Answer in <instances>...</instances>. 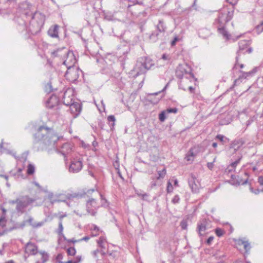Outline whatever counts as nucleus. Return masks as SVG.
I'll use <instances>...</instances> for the list:
<instances>
[{
  "mask_svg": "<svg viewBox=\"0 0 263 263\" xmlns=\"http://www.w3.org/2000/svg\"><path fill=\"white\" fill-rule=\"evenodd\" d=\"M60 137L52 129L40 126L34 135V143H40L46 147V148H54L58 151L55 148L56 142L60 140Z\"/></svg>",
  "mask_w": 263,
  "mask_h": 263,
  "instance_id": "1",
  "label": "nucleus"
},
{
  "mask_svg": "<svg viewBox=\"0 0 263 263\" xmlns=\"http://www.w3.org/2000/svg\"><path fill=\"white\" fill-rule=\"evenodd\" d=\"M234 13V8H228L227 6L223 7L218 12V17L215 19L214 24L217 28L220 34L227 40L230 39V35L225 29L224 26L227 22L230 21L233 17Z\"/></svg>",
  "mask_w": 263,
  "mask_h": 263,
  "instance_id": "2",
  "label": "nucleus"
},
{
  "mask_svg": "<svg viewBox=\"0 0 263 263\" xmlns=\"http://www.w3.org/2000/svg\"><path fill=\"white\" fill-rule=\"evenodd\" d=\"M176 76L181 79L179 83V88L185 90L184 84H187L195 80L191 67L187 64H179L176 69Z\"/></svg>",
  "mask_w": 263,
  "mask_h": 263,
  "instance_id": "3",
  "label": "nucleus"
},
{
  "mask_svg": "<svg viewBox=\"0 0 263 263\" xmlns=\"http://www.w3.org/2000/svg\"><path fill=\"white\" fill-rule=\"evenodd\" d=\"M26 16H30L31 20L30 22L28 29L27 30L29 33L34 34L39 32L41 27L43 26L45 22V17L44 15L37 12L29 14V12H25Z\"/></svg>",
  "mask_w": 263,
  "mask_h": 263,
  "instance_id": "4",
  "label": "nucleus"
},
{
  "mask_svg": "<svg viewBox=\"0 0 263 263\" xmlns=\"http://www.w3.org/2000/svg\"><path fill=\"white\" fill-rule=\"evenodd\" d=\"M35 201L34 199L28 196H24L16 198L15 200H9L10 204H16L15 210L18 214H22L31 209V204Z\"/></svg>",
  "mask_w": 263,
  "mask_h": 263,
  "instance_id": "5",
  "label": "nucleus"
},
{
  "mask_svg": "<svg viewBox=\"0 0 263 263\" xmlns=\"http://www.w3.org/2000/svg\"><path fill=\"white\" fill-rule=\"evenodd\" d=\"M154 65L153 61L148 57H142L138 59L136 64L134 68L136 77L145 73Z\"/></svg>",
  "mask_w": 263,
  "mask_h": 263,
  "instance_id": "6",
  "label": "nucleus"
},
{
  "mask_svg": "<svg viewBox=\"0 0 263 263\" xmlns=\"http://www.w3.org/2000/svg\"><path fill=\"white\" fill-rule=\"evenodd\" d=\"M57 52H63V54H66V57L63 61V64L67 67V68L76 66L77 59L72 51H69L66 48L63 47L54 50L53 54H55Z\"/></svg>",
  "mask_w": 263,
  "mask_h": 263,
  "instance_id": "7",
  "label": "nucleus"
},
{
  "mask_svg": "<svg viewBox=\"0 0 263 263\" xmlns=\"http://www.w3.org/2000/svg\"><path fill=\"white\" fill-rule=\"evenodd\" d=\"M81 73L82 71L77 66L68 67L65 74V77L70 82H74L79 78Z\"/></svg>",
  "mask_w": 263,
  "mask_h": 263,
  "instance_id": "8",
  "label": "nucleus"
},
{
  "mask_svg": "<svg viewBox=\"0 0 263 263\" xmlns=\"http://www.w3.org/2000/svg\"><path fill=\"white\" fill-rule=\"evenodd\" d=\"M239 50L237 51V56L236 57V62L238 61V56L242 53L248 52L249 53H251L252 51V48L251 47L248 48L250 45V42L248 40H242L240 41L239 43Z\"/></svg>",
  "mask_w": 263,
  "mask_h": 263,
  "instance_id": "9",
  "label": "nucleus"
},
{
  "mask_svg": "<svg viewBox=\"0 0 263 263\" xmlns=\"http://www.w3.org/2000/svg\"><path fill=\"white\" fill-rule=\"evenodd\" d=\"M99 205L93 198L89 199L86 202V210L88 213L91 216H95Z\"/></svg>",
  "mask_w": 263,
  "mask_h": 263,
  "instance_id": "10",
  "label": "nucleus"
},
{
  "mask_svg": "<svg viewBox=\"0 0 263 263\" xmlns=\"http://www.w3.org/2000/svg\"><path fill=\"white\" fill-rule=\"evenodd\" d=\"M73 97V90L70 88H67L63 96V104L69 106V104L74 102Z\"/></svg>",
  "mask_w": 263,
  "mask_h": 263,
  "instance_id": "11",
  "label": "nucleus"
},
{
  "mask_svg": "<svg viewBox=\"0 0 263 263\" xmlns=\"http://www.w3.org/2000/svg\"><path fill=\"white\" fill-rule=\"evenodd\" d=\"M189 185L192 190V192L197 193L199 191V184L198 180L193 174H191L189 179Z\"/></svg>",
  "mask_w": 263,
  "mask_h": 263,
  "instance_id": "12",
  "label": "nucleus"
},
{
  "mask_svg": "<svg viewBox=\"0 0 263 263\" xmlns=\"http://www.w3.org/2000/svg\"><path fill=\"white\" fill-rule=\"evenodd\" d=\"M257 71V68H254L252 70L249 72H243L240 71L241 74L239 76V78L235 80L234 81V85H236L238 84H239L242 82V80H245L246 79H248L253 76V75L256 73Z\"/></svg>",
  "mask_w": 263,
  "mask_h": 263,
  "instance_id": "13",
  "label": "nucleus"
},
{
  "mask_svg": "<svg viewBox=\"0 0 263 263\" xmlns=\"http://www.w3.org/2000/svg\"><path fill=\"white\" fill-rule=\"evenodd\" d=\"M25 252L28 255H33L37 253V246L31 242H28L25 245Z\"/></svg>",
  "mask_w": 263,
  "mask_h": 263,
  "instance_id": "14",
  "label": "nucleus"
},
{
  "mask_svg": "<svg viewBox=\"0 0 263 263\" xmlns=\"http://www.w3.org/2000/svg\"><path fill=\"white\" fill-rule=\"evenodd\" d=\"M82 168V162L80 159H74L71 162L69 167V172L72 173H78Z\"/></svg>",
  "mask_w": 263,
  "mask_h": 263,
  "instance_id": "15",
  "label": "nucleus"
},
{
  "mask_svg": "<svg viewBox=\"0 0 263 263\" xmlns=\"http://www.w3.org/2000/svg\"><path fill=\"white\" fill-rule=\"evenodd\" d=\"M72 151L73 145L71 143H65L63 144L60 151V153L64 157H66V155H68Z\"/></svg>",
  "mask_w": 263,
  "mask_h": 263,
  "instance_id": "16",
  "label": "nucleus"
},
{
  "mask_svg": "<svg viewBox=\"0 0 263 263\" xmlns=\"http://www.w3.org/2000/svg\"><path fill=\"white\" fill-rule=\"evenodd\" d=\"M69 110L74 117L78 116L81 110V105L79 103L73 102L69 105Z\"/></svg>",
  "mask_w": 263,
  "mask_h": 263,
  "instance_id": "17",
  "label": "nucleus"
},
{
  "mask_svg": "<svg viewBox=\"0 0 263 263\" xmlns=\"http://www.w3.org/2000/svg\"><path fill=\"white\" fill-rule=\"evenodd\" d=\"M59 100L55 95H52L46 101V107L49 108H53L57 106Z\"/></svg>",
  "mask_w": 263,
  "mask_h": 263,
  "instance_id": "18",
  "label": "nucleus"
},
{
  "mask_svg": "<svg viewBox=\"0 0 263 263\" xmlns=\"http://www.w3.org/2000/svg\"><path fill=\"white\" fill-rule=\"evenodd\" d=\"M59 26L55 25L51 26L48 31V35L52 38L59 37Z\"/></svg>",
  "mask_w": 263,
  "mask_h": 263,
  "instance_id": "19",
  "label": "nucleus"
},
{
  "mask_svg": "<svg viewBox=\"0 0 263 263\" xmlns=\"http://www.w3.org/2000/svg\"><path fill=\"white\" fill-rule=\"evenodd\" d=\"M196 155L197 152L196 151V148L195 147H192L190 148L189 151L186 154L185 158L187 161H192Z\"/></svg>",
  "mask_w": 263,
  "mask_h": 263,
  "instance_id": "20",
  "label": "nucleus"
},
{
  "mask_svg": "<svg viewBox=\"0 0 263 263\" xmlns=\"http://www.w3.org/2000/svg\"><path fill=\"white\" fill-rule=\"evenodd\" d=\"M206 230L205 221L199 222L197 225V231L200 236L204 235Z\"/></svg>",
  "mask_w": 263,
  "mask_h": 263,
  "instance_id": "21",
  "label": "nucleus"
},
{
  "mask_svg": "<svg viewBox=\"0 0 263 263\" xmlns=\"http://www.w3.org/2000/svg\"><path fill=\"white\" fill-rule=\"evenodd\" d=\"M26 221L28 222L29 224L32 226L33 228L40 227L43 224V222H40L37 223L33 222V219L32 217H30L29 219Z\"/></svg>",
  "mask_w": 263,
  "mask_h": 263,
  "instance_id": "22",
  "label": "nucleus"
},
{
  "mask_svg": "<svg viewBox=\"0 0 263 263\" xmlns=\"http://www.w3.org/2000/svg\"><path fill=\"white\" fill-rule=\"evenodd\" d=\"M239 244L243 245V247L245 250H246V252L248 253L251 249V246L248 241H245L243 240L242 239H239Z\"/></svg>",
  "mask_w": 263,
  "mask_h": 263,
  "instance_id": "23",
  "label": "nucleus"
},
{
  "mask_svg": "<svg viewBox=\"0 0 263 263\" xmlns=\"http://www.w3.org/2000/svg\"><path fill=\"white\" fill-rule=\"evenodd\" d=\"M157 28L160 33H163L165 31L166 27L165 26L164 22L162 20L159 21V23L157 26Z\"/></svg>",
  "mask_w": 263,
  "mask_h": 263,
  "instance_id": "24",
  "label": "nucleus"
},
{
  "mask_svg": "<svg viewBox=\"0 0 263 263\" xmlns=\"http://www.w3.org/2000/svg\"><path fill=\"white\" fill-rule=\"evenodd\" d=\"M106 242V238L101 236L100 237L99 239L97 240V243L99 247L101 248L102 249H105V243Z\"/></svg>",
  "mask_w": 263,
  "mask_h": 263,
  "instance_id": "25",
  "label": "nucleus"
},
{
  "mask_svg": "<svg viewBox=\"0 0 263 263\" xmlns=\"http://www.w3.org/2000/svg\"><path fill=\"white\" fill-rule=\"evenodd\" d=\"M39 253L42 259V263H45L48 259L49 256L48 254L45 251H40Z\"/></svg>",
  "mask_w": 263,
  "mask_h": 263,
  "instance_id": "26",
  "label": "nucleus"
},
{
  "mask_svg": "<svg viewBox=\"0 0 263 263\" xmlns=\"http://www.w3.org/2000/svg\"><path fill=\"white\" fill-rule=\"evenodd\" d=\"M35 171L34 165L29 163L27 166V173L28 175H30L34 173Z\"/></svg>",
  "mask_w": 263,
  "mask_h": 263,
  "instance_id": "27",
  "label": "nucleus"
},
{
  "mask_svg": "<svg viewBox=\"0 0 263 263\" xmlns=\"http://www.w3.org/2000/svg\"><path fill=\"white\" fill-rule=\"evenodd\" d=\"M128 2L130 3L131 4H129L127 6V8H130L132 6L135 5L136 4L143 5V3L142 1H139L138 0H127Z\"/></svg>",
  "mask_w": 263,
  "mask_h": 263,
  "instance_id": "28",
  "label": "nucleus"
},
{
  "mask_svg": "<svg viewBox=\"0 0 263 263\" xmlns=\"http://www.w3.org/2000/svg\"><path fill=\"white\" fill-rule=\"evenodd\" d=\"M48 198L49 199V200H50V202H51V203L52 204H53L54 203H55L56 202H60L61 201V200L57 199V198H54L53 197V194L51 193H49L48 195Z\"/></svg>",
  "mask_w": 263,
  "mask_h": 263,
  "instance_id": "29",
  "label": "nucleus"
},
{
  "mask_svg": "<svg viewBox=\"0 0 263 263\" xmlns=\"http://www.w3.org/2000/svg\"><path fill=\"white\" fill-rule=\"evenodd\" d=\"M159 34L157 32H153L149 36L151 40L154 42H156L158 39Z\"/></svg>",
  "mask_w": 263,
  "mask_h": 263,
  "instance_id": "30",
  "label": "nucleus"
},
{
  "mask_svg": "<svg viewBox=\"0 0 263 263\" xmlns=\"http://www.w3.org/2000/svg\"><path fill=\"white\" fill-rule=\"evenodd\" d=\"M166 171L165 168H163L162 171L158 172V176L157 177V179L163 178L166 175Z\"/></svg>",
  "mask_w": 263,
  "mask_h": 263,
  "instance_id": "31",
  "label": "nucleus"
},
{
  "mask_svg": "<svg viewBox=\"0 0 263 263\" xmlns=\"http://www.w3.org/2000/svg\"><path fill=\"white\" fill-rule=\"evenodd\" d=\"M76 253V249L73 247H70L67 249V253L68 255L73 256L75 255Z\"/></svg>",
  "mask_w": 263,
  "mask_h": 263,
  "instance_id": "32",
  "label": "nucleus"
},
{
  "mask_svg": "<svg viewBox=\"0 0 263 263\" xmlns=\"http://www.w3.org/2000/svg\"><path fill=\"white\" fill-rule=\"evenodd\" d=\"M91 230L92 231L96 232L95 234H92V237L96 236L99 234V228L97 226L94 225V224L92 225L91 227Z\"/></svg>",
  "mask_w": 263,
  "mask_h": 263,
  "instance_id": "33",
  "label": "nucleus"
},
{
  "mask_svg": "<svg viewBox=\"0 0 263 263\" xmlns=\"http://www.w3.org/2000/svg\"><path fill=\"white\" fill-rule=\"evenodd\" d=\"M166 113V110L162 111L159 115V119L160 121L163 122L166 119L165 114Z\"/></svg>",
  "mask_w": 263,
  "mask_h": 263,
  "instance_id": "34",
  "label": "nucleus"
},
{
  "mask_svg": "<svg viewBox=\"0 0 263 263\" xmlns=\"http://www.w3.org/2000/svg\"><path fill=\"white\" fill-rule=\"evenodd\" d=\"M107 121L110 122H112L111 126H114L115 125V122L116 121L115 117L114 115H110L107 117Z\"/></svg>",
  "mask_w": 263,
  "mask_h": 263,
  "instance_id": "35",
  "label": "nucleus"
},
{
  "mask_svg": "<svg viewBox=\"0 0 263 263\" xmlns=\"http://www.w3.org/2000/svg\"><path fill=\"white\" fill-rule=\"evenodd\" d=\"M256 32L259 33L263 31V22L257 25L255 28Z\"/></svg>",
  "mask_w": 263,
  "mask_h": 263,
  "instance_id": "36",
  "label": "nucleus"
},
{
  "mask_svg": "<svg viewBox=\"0 0 263 263\" xmlns=\"http://www.w3.org/2000/svg\"><path fill=\"white\" fill-rule=\"evenodd\" d=\"M215 233L218 237H221L223 234V231L220 228H217L215 229Z\"/></svg>",
  "mask_w": 263,
  "mask_h": 263,
  "instance_id": "37",
  "label": "nucleus"
},
{
  "mask_svg": "<svg viewBox=\"0 0 263 263\" xmlns=\"http://www.w3.org/2000/svg\"><path fill=\"white\" fill-rule=\"evenodd\" d=\"M180 226L182 229L185 230L187 227V222L186 220H182L180 223Z\"/></svg>",
  "mask_w": 263,
  "mask_h": 263,
  "instance_id": "38",
  "label": "nucleus"
},
{
  "mask_svg": "<svg viewBox=\"0 0 263 263\" xmlns=\"http://www.w3.org/2000/svg\"><path fill=\"white\" fill-rule=\"evenodd\" d=\"M100 197H101V202H102L101 205L103 206H107L108 204L107 203L106 199L103 197L102 194H100Z\"/></svg>",
  "mask_w": 263,
  "mask_h": 263,
  "instance_id": "39",
  "label": "nucleus"
},
{
  "mask_svg": "<svg viewBox=\"0 0 263 263\" xmlns=\"http://www.w3.org/2000/svg\"><path fill=\"white\" fill-rule=\"evenodd\" d=\"M178 109L177 108H170L166 110V113H177Z\"/></svg>",
  "mask_w": 263,
  "mask_h": 263,
  "instance_id": "40",
  "label": "nucleus"
},
{
  "mask_svg": "<svg viewBox=\"0 0 263 263\" xmlns=\"http://www.w3.org/2000/svg\"><path fill=\"white\" fill-rule=\"evenodd\" d=\"M240 160H241V158H239L238 159H237L236 160H235L234 162H232L230 164V165L232 167H234L235 168L237 166V165L239 163V162L240 161Z\"/></svg>",
  "mask_w": 263,
  "mask_h": 263,
  "instance_id": "41",
  "label": "nucleus"
},
{
  "mask_svg": "<svg viewBox=\"0 0 263 263\" xmlns=\"http://www.w3.org/2000/svg\"><path fill=\"white\" fill-rule=\"evenodd\" d=\"M245 175L247 177V179H245L244 181L241 180L240 181H238L239 184L245 185V184H246L248 183V174L247 173H245Z\"/></svg>",
  "mask_w": 263,
  "mask_h": 263,
  "instance_id": "42",
  "label": "nucleus"
},
{
  "mask_svg": "<svg viewBox=\"0 0 263 263\" xmlns=\"http://www.w3.org/2000/svg\"><path fill=\"white\" fill-rule=\"evenodd\" d=\"M54 51H52L51 54V57L52 58H55V57H62L64 55H65L66 54H64L63 53V52H57V53H55V54H53V52H54Z\"/></svg>",
  "mask_w": 263,
  "mask_h": 263,
  "instance_id": "43",
  "label": "nucleus"
},
{
  "mask_svg": "<svg viewBox=\"0 0 263 263\" xmlns=\"http://www.w3.org/2000/svg\"><path fill=\"white\" fill-rule=\"evenodd\" d=\"M179 201H180V198L178 195H175L173 197V198L172 199V202L175 204L179 203Z\"/></svg>",
  "mask_w": 263,
  "mask_h": 263,
  "instance_id": "44",
  "label": "nucleus"
},
{
  "mask_svg": "<svg viewBox=\"0 0 263 263\" xmlns=\"http://www.w3.org/2000/svg\"><path fill=\"white\" fill-rule=\"evenodd\" d=\"M63 230V227L62 225V221H60L59 223V229H58V233L60 234H62V232Z\"/></svg>",
  "mask_w": 263,
  "mask_h": 263,
  "instance_id": "45",
  "label": "nucleus"
},
{
  "mask_svg": "<svg viewBox=\"0 0 263 263\" xmlns=\"http://www.w3.org/2000/svg\"><path fill=\"white\" fill-rule=\"evenodd\" d=\"M215 160H216V157L214 158V160H213V162H208L207 163V167L210 170H212V169L213 168L214 165V163L215 161Z\"/></svg>",
  "mask_w": 263,
  "mask_h": 263,
  "instance_id": "46",
  "label": "nucleus"
},
{
  "mask_svg": "<svg viewBox=\"0 0 263 263\" xmlns=\"http://www.w3.org/2000/svg\"><path fill=\"white\" fill-rule=\"evenodd\" d=\"M235 168L233 167H232L230 164L227 167V168L226 169V172L228 173H230L233 171H234Z\"/></svg>",
  "mask_w": 263,
  "mask_h": 263,
  "instance_id": "47",
  "label": "nucleus"
},
{
  "mask_svg": "<svg viewBox=\"0 0 263 263\" xmlns=\"http://www.w3.org/2000/svg\"><path fill=\"white\" fill-rule=\"evenodd\" d=\"M216 138L217 139L219 140L221 142H223L224 141V139H227V138H225L224 136L222 135H217V136L216 137Z\"/></svg>",
  "mask_w": 263,
  "mask_h": 263,
  "instance_id": "48",
  "label": "nucleus"
},
{
  "mask_svg": "<svg viewBox=\"0 0 263 263\" xmlns=\"http://www.w3.org/2000/svg\"><path fill=\"white\" fill-rule=\"evenodd\" d=\"M45 91L47 92H49L51 91V85L50 84H47L46 85Z\"/></svg>",
  "mask_w": 263,
  "mask_h": 263,
  "instance_id": "49",
  "label": "nucleus"
},
{
  "mask_svg": "<svg viewBox=\"0 0 263 263\" xmlns=\"http://www.w3.org/2000/svg\"><path fill=\"white\" fill-rule=\"evenodd\" d=\"M79 195L78 194L74 193V194H68L67 195V197L68 199H71L72 198L77 197H79Z\"/></svg>",
  "mask_w": 263,
  "mask_h": 263,
  "instance_id": "50",
  "label": "nucleus"
},
{
  "mask_svg": "<svg viewBox=\"0 0 263 263\" xmlns=\"http://www.w3.org/2000/svg\"><path fill=\"white\" fill-rule=\"evenodd\" d=\"M227 2L231 4L232 7L236 5L238 2V0H227Z\"/></svg>",
  "mask_w": 263,
  "mask_h": 263,
  "instance_id": "51",
  "label": "nucleus"
},
{
  "mask_svg": "<svg viewBox=\"0 0 263 263\" xmlns=\"http://www.w3.org/2000/svg\"><path fill=\"white\" fill-rule=\"evenodd\" d=\"M90 238V237L89 236H86L83 238H82L81 239H80L78 240L79 241H88V240H89V239Z\"/></svg>",
  "mask_w": 263,
  "mask_h": 263,
  "instance_id": "52",
  "label": "nucleus"
},
{
  "mask_svg": "<svg viewBox=\"0 0 263 263\" xmlns=\"http://www.w3.org/2000/svg\"><path fill=\"white\" fill-rule=\"evenodd\" d=\"M5 221L6 219L5 217H2L1 218H0V225L3 226H4Z\"/></svg>",
  "mask_w": 263,
  "mask_h": 263,
  "instance_id": "53",
  "label": "nucleus"
},
{
  "mask_svg": "<svg viewBox=\"0 0 263 263\" xmlns=\"http://www.w3.org/2000/svg\"><path fill=\"white\" fill-rule=\"evenodd\" d=\"M100 252V251L99 249H97L92 252V255L94 257L97 258V255Z\"/></svg>",
  "mask_w": 263,
  "mask_h": 263,
  "instance_id": "54",
  "label": "nucleus"
},
{
  "mask_svg": "<svg viewBox=\"0 0 263 263\" xmlns=\"http://www.w3.org/2000/svg\"><path fill=\"white\" fill-rule=\"evenodd\" d=\"M162 59L164 60H168L170 59V55L166 53H164L162 56Z\"/></svg>",
  "mask_w": 263,
  "mask_h": 263,
  "instance_id": "55",
  "label": "nucleus"
},
{
  "mask_svg": "<svg viewBox=\"0 0 263 263\" xmlns=\"http://www.w3.org/2000/svg\"><path fill=\"white\" fill-rule=\"evenodd\" d=\"M213 239H214L213 236H210V237H209V238L206 240L207 244L209 245H210L211 242L213 241Z\"/></svg>",
  "mask_w": 263,
  "mask_h": 263,
  "instance_id": "56",
  "label": "nucleus"
},
{
  "mask_svg": "<svg viewBox=\"0 0 263 263\" xmlns=\"http://www.w3.org/2000/svg\"><path fill=\"white\" fill-rule=\"evenodd\" d=\"M81 256H78L73 259L75 262H77V263H79L81 261Z\"/></svg>",
  "mask_w": 263,
  "mask_h": 263,
  "instance_id": "57",
  "label": "nucleus"
},
{
  "mask_svg": "<svg viewBox=\"0 0 263 263\" xmlns=\"http://www.w3.org/2000/svg\"><path fill=\"white\" fill-rule=\"evenodd\" d=\"M81 256H78L73 259L75 262H77V263H79L81 261Z\"/></svg>",
  "mask_w": 263,
  "mask_h": 263,
  "instance_id": "58",
  "label": "nucleus"
},
{
  "mask_svg": "<svg viewBox=\"0 0 263 263\" xmlns=\"http://www.w3.org/2000/svg\"><path fill=\"white\" fill-rule=\"evenodd\" d=\"M258 182L259 183V184L261 185H263V177L260 176L258 178Z\"/></svg>",
  "mask_w": 263,
  "mask_h": 263,
  "instance_id": "59",
  "label": "nucleus"
},
{
  "mask_svg": "<svg viewBox=\"0 0 263 263\" xmlns=\"http://www.w3.org/2000/svg\"><path fill=\"white\" fill-rule=\"evenodd\" d=\"M168 85V84L167 83V84L165 86V87H164V88H163L161 91H159V92H158L155 93L154 95H158V93H159L160 92H162V91H164L166 89V88L167 87Z\"/></svg>",
  "mask_w": 263,
  "mask_h": 263,
  "instance_id": "60",
  "label": "nucleus"
},
{
  "mask_svg": "<svg viewBox=\"0 0 263 263\" xmlns=\"http://www.w3.org/2000/svg\"><path fill=\"white\" fill-rule=\"evenodd\" d=\"M170 187H171L172 189V186L171 183L170 182H168L167 183V192H170Z\"/></svg>",
  "mask_w": 263,
  "mask_h": 263,
  "instance_id": "61",
  "label": "nucleus"
},
{
  "mask_svg": "<svg viewBox=\"0 0 263 263\" xmlns=\"http://www.w3.org/2000/svg\"><path fill=\"white\" fill-rule=\"evenodd\" d=\"M189 90H190V91L191 92V93H193L194 92V90L195 89V88H194L192 86H189Z\"/></svg>",
  "mask_w": 263,
  "mask_h": 263,
  "instance_id": "62",
  "label": "nucleus"
},
{
  "mask_svg": "<svg viewBox=\"0 0 263 263\" xmlns=\"http://www.w3.org/2000/svg\"><path fill=\"white\" fill-rule=\"evenodd\" d=\"M63 258V256L61 254H59L57 256V260H60V259H62Z\"/></svg>",
  "mask_w": 263,
  "mask_h": 263,
  "instance_id": "63",
  "label": "nucleus"
},
{
  "mask_svg": "<svg viewBox=\"0 0 263 263\" xmlns=\"http://www.w3.org/2000/svg\"><path fill=\"white\" fill-rule=\"evenodd\" d=\"M157 185V183H156V181H153L152 182V183H151V187L152 188L155 186H156Z\"/></svg>",
  "mask_w": 263,
  "mask_h": 263,
  "instance_id": "64",
  "label": "nucleus"
}]
</instances>
